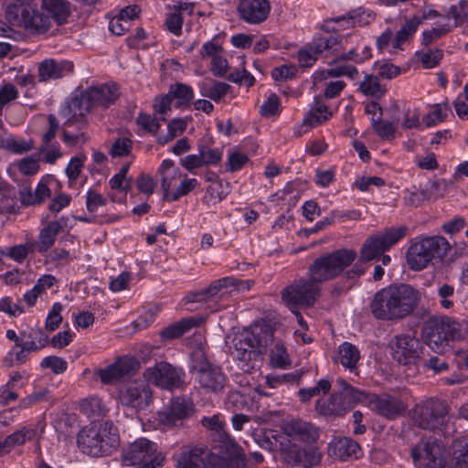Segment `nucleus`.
<instances>
[{
    "instance_id": "11",
    "label": "nucleus",
    "mask_w": 468,
    "mask_h": 468,
    "mask_svg": "<svg viewBox=\"0 0 468 468\" xmlns=\"http://www.w3.org/2000/svg\"><path fill=\"white\" fill-rule=\"evenodd\" d=\"M407 230L402 226L398 229H386L383 233L369 236L360 249V261H370L379 257L402 239Z\"/></svg>"
},
{
    "instance_id": "5",
    "label": "nucleus",
    "mask_w": 468,
    "mask_h": 468,
    "mask_svg": "<svg viewBox=\"0 0 468 468\" xmlns=\"http://www.w3.org/2000/svg\"><path fill=\"white\" fill-rule=\"evenodd\" d=\"M354 250L339 249L316 258L308 268V276L321 287L322 283L339 276L356 259Z\"/></svg>"
},
{
    "instance_id": "10",
    "label": "nucleus",
    "mask_w": 468,
    "mask_h": 468,
    "mask_svg": "<svg viewBox=\"0 0 468 468\" xmlns=\"http://www.w3.org/2000/svg\"><path fill=\"white\" fill-rule=\"evenodd\" d=\"M214 448L220 455L211 456L212 468H245L246 457L241 446L228 432H221L213 439Z\"/></svg>"
},
{
    "instance_id": "18",
    "label": "nucleus",
    "mask_w": 468,
    "mask_h": 468,
    "mask_svg": "<svg viewBox=\"0 0 468 468\" xmlns=\"http://www.w3.org/2000/svg\"><path fill=\"white\" fill-rule=\"evenodd\" d=\"M194 410V405L189 399L184 397L174 398L170 405L160 413L161 423L167 428L183 426Z\"/></svg>"
},
{
    "instance_id": "32",
    "label": "nucleus",
    "mask_w": 468,
    "mask_h": 468,
    "mask_svg": "<svg viewBox=\"0 0 468 468\" xmlns=\"http://www.w3.org/2000/svg\"><path fill=\"white\" fill-rule=\"evenodd\" d=\"M16 212V190L0 176V214L11 215Z\"/></svg>"
},
{
    "instance_id": "59",
    "label": "nucleus",
    "mask_w": 468,
    "mask_h": 468,
    "mask_svg": "<svg viewBox=\"0 0 468 468\" xmlns=\"http://www.w3.org/2000/svg\"><path fill=\"white\" fill-rule=\"evenodd\" d=\"M448 32H450V27L448 26L425 30L422 32L420 43L422 46L427 47L447 35Z\"/></svg>"
},
{
    "instance_id": "29",
    "label": "nucleus",
    "mask_w": 468,
    "mask_h": 468,
    "mask_svg": "<svg viewBox=\"0 0 468 468\" xmlns=\"http://www.w3.org/2000/svg\"><path fill=\"white\" fill-rule=\"evenodd\" d=\"M32 7L30 0H12L7 4L5 18L14 26H23Z\"/></svg>"
},
{
    "instance_id": "6",
    "label": "nucleus",
    "mask_w": 468,
    "mask_h": 468,
    "mask_svg": "<svg viewBox=\"0 0 468 468\" xmlns=\"http://www.w3.org/2000/svg\"><path fill=\"white\" fill-rule=\"evenodd\" d=\"M450 244L441 236L427 237L413 243L406 252L407 263L413 271H421L433 260L442 261Z\"/></svg>"
},
{
    "instance_id": "63",
    "label": "nucleus",
    "mask_w": 468,
    "mask_h": 468,
    "mask_svg": "<svg viewBox=\"0 0 468 468\" xmlns=\"http://www.w3.org/2000/svg\"><path fill=\"white\" fill-rule=\"evenodd\" d=\"M249 162L247 154L240 152H234L228 157L226 169L229 172H236L240 170Z\"/></svg>"
},
{
    "instance_id": "33",
    "label": "nucleus",
    "mask_w": 468,
    "mask_h": 468,
    "mask_svg": "<svg viewBox=\"0 0 468 468\" xmlns=\"http://www.w3.org/2000/svg\"><path fill=\"white\" fill-rule=\"evenodd\" d=\"M450 464L451 468H468V436L452 443Z\"/></svg>"
},
{
    "instance_id": "36",
    "label": "nucleus",
    "mask_w": 468,
    "mask_h": 468,
    "mask_svg": "<svg viewBox=\"0 0 468 468\" xmlns=\"http://www.w3.org/2000/svg\"><path fill=\"white\" fill-rule=\"evenodd\" d=\"M338 38L337 37L334 35H328V34H319L316 35L312 42L309 43V45L314 49V53L319 56H325L327 57L329 54H331L334 50H335L336 47L338 46Z\"/></svg>"
},
{
    "instance_id": "13",
    "label": "nucleus",
    "mask_w": 468,
    "mask_h": 468,
    "mask_svg": "<svg viewBox=\"0 0 468 468\" xmlns=\"http://www.w3.org/2000/svg\"><path fill=\"white\" fill-rule=\"evenodd\" d=\"M144 378L148 383L164 389L173 390L184 386L186 373L181 367L161 361L155 363L154 367H147L144 372Z\"/></svg>"
},
{
    "instance_id": "14",
    "label": "nucleus",
    "mask_w": 468,
    "mask_h": 468,
    "mask_svg": "<svg viewBox=\"0 0 468 468\" xmlns=\"http://www.w3.org/2000/svg\"><path fill=\"white\" fill-rule=\"evenodd\" d=\"M389 346L393 358L402 365L416 364L423 352L422 343L410 335L394 336Z\"/></svg>"
},
{
    "instance_id": "31",
    "label": "nucleus",
    "mask_w": 468,
    "mask_h": 468,
    "mask_svg": "<svg viewBox=\"0 0 468 468\" xmlns=\"http://www.w3.org/2000/svg\"><path fill=\"white\" fill-rule=\"evenodd\" d=\"M202 318H183L180 321L174 323L167 327L164 328L160 335L164 340H172L182 336L187 333L190 329L199 326L202 323Z\"/></svg>"
},
{
    "instance_id": "17",
    "label": "nucleus",
    "mask_w": 468,
    "mask_h": 468,
    "mask_svg": "<svg viewBox=\"0 0 468 468\" xmlns=\"http://www.w3.org/2000/svg\"><path fill=\"white\" fill-rule=\"evenodd\" d=\"M444 446L441 441L420 442L411 450L415 463L425 468H442L445 464Z\"/></svg>"
},
{
    "instance_id": "46",
    "label": "nucleus",
    "mask_w": 468,
    "mask_h": 468,
    "mask_svg": "<svg viewBox=\"0 0 468 468\" xmlns=\"http://www.w3.org/2000/svg\"><path fill=\"white\" fill-rule=\"evenodd\" d=\"M184 177L185 178L181 181L175 192H168L164 195L165 200L169 202L176 201L181 197L187 195L197 186L198 181L196 178H187L186 175H185Z\"/></svg>"
},
{
    "instance_id": "23",
    "label": "nucleus",
    "mask_w": 468,
    "mask_h": 468,
    "mask_svg": "<svg viewBox=\"0 0 468 468\" xmlns=\"http://www.w3.org/2000/svg\"><path fill=\"white\" fill-rule=\"evenodd\" d=\"M68 223L69 218L65 217L49 222L40 230L37 241H34L35 250L39 253H45L51 249L56 241L57 236L68 228Z\"/></svg>"
},
{
    "instance_id": "27",
    "label": "nucleus",
    "mask_w": 468,
    "mask_h": 468,
    "mask_svg": "<svg viewBox=\"0 0 468 468\" xmlns=\"http://www.w3.org/2000/svg\"><path fill=\"white\" fill-rule=\"evenodd\" d=\"M285 431L289 436L304 442H314L319 437L318 430L313 424L302 420L290 421Z\"/></svg>"
},
{
    "instance_id": "26",
    "label": "nucleus",
    "mask_w": 468,
    "mask_h": 468,
    "mask_svg": "<svg viewBox=\"0 0 468 468\" xmlns=\"http://www.w3.org/2000/svg\"><path fill=\"white\" fill-rule=\"evenodd\" d=\"M360 450L356 441L346 437L335 439L328 447L329 455L339 460L357 458Z\"/></svg>"
},
{
    "instance_id": "3",
    "label": "nucleus",
    "mask_w": 468,
    "mask_h": 468,
    "mask_svg": "<svg viewBox=\"0 0 468 468\" xmlns=\"http://www.w3.org/2000/svg\"><path fill=\"white\" fill-rule=\"evenodd\" d=\"M119 96V86L113 82L86 89L69 102V110L72 116L66 121V125L69 126L77 122L80 129L85 128L87 113L94 108H109L115 103Z\"/></svg>"
},
{
    "instance_id": "34",
    "label": "nucleus",
    "mask_w": 468,
    "mask_h": 468,
    "mask_svg": "<svg viewBox=\"0 0 468 468\" xmlns=\"http://www.w3.org/2000/svg\"><path fill=\"white\" fill-rule=\"evenodd\" d=\"M331 115L332 113L328 111L327 106L323 102L322 98L316 96L314 98V105L303 119V124L308 126H316L328 120Z\"/></svg>"
},
{
    "instance_id": "39",
    "label": "nucleus",
    "mask_w": 468,
    "mask_h": 468,
    "mask_svg": "<svg viewBox=\"0 0 468 468\" xmlns=\"http://www.w3.org/2000/svg\"><path fill=\"white\" fill-rule=\"evenodd\" d=\"M338 358L343 367L353 371L356 368L360 353L356 346L348 342H344L338 347Z\"/></svg>"
},
{
    "instance_id": "64",
    "label": "nucleus",
    "mask_w": 468,
    "mask_h": 468,
    "mask_svg": "<svg viewBox=\"0 0 468 468\" xmlns=\"http://www.w3.org/2000/svg\"><path fill=\"white\" fill-rule=\"evenodd\" d=\"M447 114L442 112L441 104H435L432 111L427 113L422 122L426 127H432L445 121Z\"/></svg>"
},
{
    "instance_id": "60",
    "label": "nucleus",
    "mask_w": 468,
    "mask_h": 468,
    "mask_svg": "<svg viewBox=\"0 0 468 468\" xmlns=\"http://www.w3.org/2000/svg\"><path fill=\"white\" fill-rule=\"evenodd\" d=\"M40 366L43 368H50L54 374H61L66 371L68 363L61 357L49 356L43 358Z\"/></svg>"
},
{
    "instance_id": "2",
    "label": "nucleus",
    "mask_w": 468,
    "mask_h": 468,
    "mask_svg": "<svg viewBox=\"0 0 468 468\" xmlns=\"http://www.w3.org/2000/svg\"><path fill=\"white\" fill-rule=\"evenodd\" d=\"M77 443L85 454L92 457L109 456L119 446V431L111 420H93L79 431Z\"/></svg>"
},
{
    "instance_id": "57",
    "label": "nucleus",
    "mask_w": 468,
    "mask_h": 468,
    "mask_svg": "<svg viewBox=\"0 0 468 468\" xmlns=\"http://www.w3.org/2000/svg\"><path fill=\"white\" fill-rule=\"evenodd\" d=\"M282 456L283 461L290 465H298L303 462V452L296 444H290L282 447Z\"/></svg>"
},
{
    "instance_id": "25",
    "label": "nucleus",
    "mask_w": 468,
    "mask_h": 468,
    "mask_svg": "<svg viewBox=\"0 0 468 468\" xmlns=\"http://www.w3.org/2000/svg\"><path fill=\"white\" fill-rule=\"evenodd\" d=\"M200 388L207 392L219 393L223 391L227 384V377L221 368L212 366L195 377Z\"/></svg>"
},
{
    "instance_id": "58",
    "label": "nucleus",
    "mask_w": 468,
    "mask_h": 468,
    "mask_svg": "<svg viewBox=\"0 0 468 468\" xmlns=\"http://www.w3.org/2000/svg\"><path fill=\"white\" fill-rule=\"evenodd\" d=\"M336 65L327 70V75L330 77L347 76L351 80H356L359 72L357 69L352 65L339 64L340 61H335Z\"/></svg>"
},
{
    "instance_id": "50",
    "label": "nucleus",
    "mask_w": 468,
    "mask_h": 468,
    "mask_svg": "<svg viewBox=\"0 0 468 468\" xmlns=\"http://www.w3.org/2000/svg\"><path fill=\"white\" fill-rule=\"evenodd\" d=\"M37 430L32 427L24 426L20 430L9 434V439L13 448L24 445L27 441H30L37 437Z\"/></svg>"
},
{
    "instance_id": "41",
    "label": "nucleus",
    "mask_w": 468,
    "mask_h": 468,
    "mask_svg": "<svg viewBox=\"0 0 468 468\" xmlns=\"http://www.w3.org/2000/svg\"><path fill=\"white\" fill-rule=\"evenodd\" d=\"M80 411L88 418L95 420L96 419L104 417L108 410L101 399L91 397L81 401Z\"/></svg>"
},
{
    "instance_id": "22",
    "label": "nucleus",
    "mask_w": 468,
    "mask_h": 468,
    "mask_svg": "<svg viewBox=\"0 0 468 468\" xmlns=\"http://www.w3.org/2000/svg\"><path fill=\"white\" fill-rule=\"evenodd\" d=\"M73 63L69 60H56L46 58L37 67L39 82H47L52 80L61 79L73 71Z\"/></svg>"
},
{
    "instance_id": "38",
    "label": "nucleus",
    "mask_w": 468,
    "mask_h": 468,
    "mask_svg": "<svg viewBox=\"0 0 468 468\" xmlns=\"http://www.w3.org/2000/svg\"><path fill=\"white\" fill-rule=\"evenodd\" d=\"M422 23V19H420V16H414L410 19L407 20L397 31L394 39H393V48H401V46L404 42L412 38L413 35L416 33L418 27Z\"/></svg>"
},
{
    "instance_id": "49",
    "label": "nucleus",
    "mask_w": 468,
    "mask_h": 468,
    "mask_svg": "<svg viewBox=\"0 0 468 468\" xmlns=\"http://www.w3.org/2000/svg\"><path fill=\"white\" fill-rule=\"evenodd\" d=\"M448 18L454 20V27H461L468 19V0H460L452 5L447 13Z\"/></svg>"
},
{
    "instance_id": "61",
    "label": "nucleus",
    "mask_w": 468,
    "mask_h": 468,
    "mask_svg": "<svg viewBox=\"0 0 468 468\" xmlns=\"http://www.w3.org/2000/svg\"><path fill=\"white\" fill-rule=\"evenodd\" d=\"M454 286L443 283L438 288V296L440 297V304L444 309H450L453 306L454 302L452 299L454 296Z\"/></svg>"
},
{
    "instance_id": "48",
    "label": "nucleus",
    "mask_w": 468,
    "mask_h": 468,
    "mask_svg": "<svg viewBox=\"0 0 468 468\" xmlns=\"http://www.w3.org/2000/svg\"><path fill=\"white\" fill-rule=\"evenodd\" d=\"M64 126L66 128L63 131V142L66 144L74 146L80 142L84 143L87 141V136L85 133L82 132L84 128L80 129V125L77 122L69 126L66 125L65 122Z\"/></svg>"
},
{
    "instance_id": "19",
    "label": "nucleus",
    "mask_w": 468,
    "mask_h": 468,
    "mask_svg": "<svg viewBox=\"0 0 468 468\" xmlns=\"http://www.w3.org/2000/svg\"><path fill=\"white\" fill-rule=\"evenodd\" d=\"M271 12L269 0H240L238 13L243 21L258 25L267 19Z\"/></svg>"
},
{
    "instance_id": "20",
    "label": "nucleus",
    "mask_w": 468,
    "mask_h": 468,
    "mask_svg": "<svg viewBox=\"0 0 468 468\" xmlns=\"http://www.w3.org/2000/svg\"><path fill=\"white\" fill-rule=\"evenodd\" d=\"M213 452L204 445L187 447L182 452L178 461V468H212L210 463Z\"/></svg>"
},
{
    "instance_id": "8",
    "label": "nucleus",
    "mask_w": 468,
    "mask_h": 468,
    "mask_svg": "<svg viewBox=\"0 0 468 468\" xmlns=\"http://www.w3.org/2000/svg\"><path fill=\"white\" fill-rule=\"evenodd\" d=\"M456 324L447 317L431 318L423 328L422 336L427 346L437 354L451 350V344L459 337Z\"/></svg>"
},
{
    "instance_id": "21",
    "label": "nucleus",
    "mask_w": 468,
    "mask_h": 468,
    "mask_svg": "<svg viewBox=\"0 0 468 468\" xmlns=\"http://www.w3.org/2000/svg\"><path fill=\"white\" fill-rule=\"evenodd\" d=\"M369 403L373 411L388 420H395L402 415L406 410V406L401 399L388 394L375 395L369 400Z\"/></svg>"
},
{
    "instance_id": "40",
    "label": "nucleus",
    "mask_w": 468,
    "mask_h": 468,
    "mask_svg": "<svg viewBox=\"0 0 468 468\" xmlns=\"http://www.w3.org/2000/svg\"><path fill=\"white\" fill-rule=\"evenodd\" d=\"M359 90L364 95L375 99L382 98L387 92L385 86L380 84L378 77L372 74L366 75L364 80L360 82Z\"/></svg>"
},
{
    "instance_id": "56",
    "label": "nucleus",
    "mask_w": 468,
    "mask_h": 468,
    "mask_svg": "<svg viewBox=\"0 0 468 468\" xmlns=\"http://www.w3.org/2000/svg\"><path fill=\"white\" fill-rule=\"evenodd\" d=\"M63 306L60 303H55L46 319L45 327L47 330L53 332L60 325L62 322L61 311Z\"/></svg>"
},
{
    "instance_id": "35",
    "label": "nucleus",
    "mask_w": 468,
    "mask_h": 468,
    "mask_svg": "<svg viewBox=\"0 0 468 468\" xmlns=\"http://www.w3.org/2000/svg\"><path fill=\"white\" fill-rule=\"evenodd\" d=\"M158 173L161 176V186L164 195L170 192L173 182L182 176L180 169L176 167L175 163L170 159H165L162 162Z\"/></svg>"
},
{
    "instance_id": "4",
    "label": "nucleus",
    "mask_w": 468,
    "mask_h": 468,
    "mask_svg": "<svg viewBox=\"0 0 468 468\" xmlns=\"http://www.w3.org/2000/svg\"><path fill=\"white\" fill-rule=\"evenodd\" d=\"M273 341V330L266 324H257L244 330L233 339L236 357L243 362L255 359L259 355L267 352Z\"/></svg>"
},
{
    "instance_id": "30",
    "label": "nucleus",
    "mask_w": 468,
    "mask_h": 468,
    "mask_svg": "<svg viewBox=\"0 0 468 468\" xmlns=\"http://www.w3.org/2000/svg\"><path fill=\"white\" fill-rule=\"evenodd\" d=\"M50 195V189L43 182H39L35 190L27 185L22 186L19 190V198L24 206L39 205L43 203L46 198L49 197Z\"/></svg>"
},
{
    "instance_id": "45",
    "label": "nucleus",
    "mask_w": 468,
    "mask_h": 468,
    "mask_svg": "<svg viewBox=\"0 0 468 468\" xmlns=\"http://www.w3.org/2000/svg\"><path fill=\"white\" fill-rule=\"evenodd\" d=\"M212 366L213 365L207 360L203 348L197 347L192 351L190 356V371L195 377Z\"/></svg>"
},
{
    "instance_id": "52",
    "label": "nucleus",
    "mask_w": 468,
    "mask_h": 468,
    "mask_svg": "<svg viewBox=\"0 0 468 468\" xmlns=\"http://www.w3.org/2000/svg\"><path fill=\"white\" fill-rule=\"evenodd\" d=\"M230 88V85L226 82L214 81L212 86L204 87L201 90V94L214 101H218L229 93Z\"/></svg>"
},
{
    "instance_id": "42",
    "label": "nucleus",
    "mask_w": 468,
    "mask_h": 468,
    "mask_svg": "<svg viewBox=\"0 0 468 468\" xmlns=\"http://www.w3.org/2000/svg\"><path fill=\"white\" fill-rule=\"evenodd\" d=\"M168 91L172 96L173 100H176L177 107L188 106L192 100L194 99L193 89L189 85H186L185 83L176 82L175 84H172Z\"/></svg>"
},
{
    "instance_id": "43",
    "label": "nucleus",
    "mask_w": 468,
    "mask_h": 468,
    "mask_svg": "<svg viewBox=\"0 0 468 468\" xmlns=\"http://www.w3.org/2000/svg\"><path fill=\"white\" fill-rule=\"evenodd\" d=\"M270 363L272 367L281 369H285L290 367L291 360L282 343H275L273 349L271 351Z\"/></svg>"
},
{
    "instance_id": "15",
    "label": "nucleus",
    "mask_w": 468,
    "mask_h": 468,
    "mask_svg": "<svg viewBox=\"0 0 468 468\" xmlns=\"http://www.w3.org/2000/svg\"><path fill=\"white\" fill-rule=\"evenodd\" d=\"M119 397L122 406L144 410L153 401V391L145 381L135 380L123 387Z\"/></svg>"
},
{
    "instance_id": "47",
    "label": "nucleus",
    "mask_w": 468,
    "mask_h": 468,
    "mask_svg": "<svg viewBox=\"0 0 468 468\" xmlns=\"http://www.w3.org/2000/svg\"><path fill=\"white\" fill-rule=\"evenodd\" d=\"M227 193L224 191L223 183L219 179H215L207 187L205 196L202 198L203 203L215 205L220 202Z\"/></svg>"
},
{
    "instance_id": "16",
    "label": "nucleus",
    "mask_w": 468,
    "mask_h": 468,
    "mask_svg": "<svg viewBox=\"0 0 468 468\" xmlns=\"http://www.w3.org/2000/svg\"><path fill=\"white\" fill-rule=\"evenodd\" d=\"M139 366V361L132 356H119L112 364L100 368L97 375L103 384L112 385L133 375Z\"/></svg>"
},
{
    "instance_id": "53",
    "label": "nucleus",
    "mask_w": 468,
    "mask_h": 468,
    "mask_svg": "<svg viewBox=\"0 0 468 468\" xmlns=\"http://www.w3.org/2000/svg\"><path fill=\"white\" fill-rule=\"evenodd\" d=\"M416 56L420 60L424 69H433L438 66L441 60L443 57V51L441 48H434L429 49L426 52L418 51Z\"/></svg>"
},
{
    "instance_id": "44",
    "label": "nucleus",
    "mask_w": 468,
    "mask_h": 468,
    "mask_svg": "<svg viewBox=\"0 0 468 468\" xmlns=\"http://www.w3.org/2000/svg\"><path fill=\"white\" fill-rule=\"evenodd\" d=\"M197 150L200 153L204 166L218 165L223 156V152L218 148H212L205 143L197 144Z\"/></svg>"
},
{
    "instance_id": "9",
    "label": "nucleus",
    "mask_w": 468,
    "mask_h": 468,
    "mask_svg": "<svg viewBox=\"0 0 468 468\" xmlns=\"http://www.w3.org/2000/svg\"><path fill=\"white\" fill-rule=\"evenodd\" d=\"M164 460L156 443L145 438L137 439L122 452V463L136 468H160Z\"/></svg>"
},
{
    "instance_id": "51",
    "label": "nucleus",
    "mask_w": 468,
    "mask_h": 468,
    "mask_svg": "<svg viewBox=\"0 0 468 468\" xmlns=\"http://www.w3.org/2000/svg\"><path fill=\"white\" fill-rule=\"evenodd\" d=\"M35 251L34 241H28L25 244H18L8 248L9 259L17 263H23L27 256Z\"/></svg>"
},
{
    "instance_id": "54",
    "label": "nucleus",
    "mask_w": 468,
    "mask_h": 468,
    "mask_svg": "<svg viewBox=\"0 0 468 468\" xmlns=\"http://www.w3.org/2000/svg\"><path fill=\"white\" fill-rule=\"evenodd\" d=\"M128 170L129 165H123L109 181V185L112 189L119 190L123 193V199H125L126 194L131 188L130 183L126 182Z\"/></svg>"
},
{
    "instance_id": "24",
    "label": "nucleus",
    "mask_w": 468,
    "mask_h": 468,
    "mask_svg": "<svg viewBox=\"0 0 468 468\" xmlns=\"http://www.w3.org/2000/svg\"><path fill=\"white\" fill-rule=\"evenodd\" d=\"M351 409L352 403L342 392H335L327 399H319L315 402V410L322 416H343Z\"/></svg>"
},
{
    "instance_id": "37",
    "label": "nucleus",
    "mask_w": 468,
    "mask_h": 468,
    "mask_svg": "<svg viewBox=\"0 0 468 468\" xmlns=\"http://www.w3.org/2000/svg\"><path fill=\"white\" fill-rule=\"evenodd\" d=\"M23 26L32 33L44 34L50 28V17L32 7L29 17L26 19Z\"/></svg>"
},
{
    "instance_id": "7",
    "label": "nucleus",
    "mask_w": 468,
    "mask_h": 468,
    "mask_svg": "<svg viewBox=\"0 0 468 468\" xmlns=\"http://www.w3.org/2000/svg\"><path fill=\"white\" fill-rule=\"evenodd\" d=\"M449 412L447 401L430 398L414 406L412 420L420 429L441 432L448 423Z\"/></svg>"
},
{
    "instance_id": "62",
    "label": "nucleus",
    "mask_w": 468,
    "mask_h": 468,
    "mask_svg": "<svg viewBox=\"0 0 468 468\" xmlns=\"http://www.w3.org/2000/svg\"><path fill=\"white\" fill-rule=\"evenodd\" d=\"M133 142L126 138H118L112 145L110 154L113 157H123L127 156L132 150Z\"/></svg>"
},
{
    "instance_id": "55",
    "label": "nucleus",
    "mask_w": 468,
    "mask_h": 468,
    "mask_svg": "<svg viewBox=\"0 0 468 468\" xmlns=\"http://www.w3.org/2000/svg\"><path fill=\"white\" fill-rule=\"evenodd\" d=\"M371 122L374 131L380 138L386 140H391L394 138L396 128L392 122H382L380 117L378 120L372 118Z\"/></svg>"
},
{
    "instance_id": "28",
    "label": "nucleus",
    "mask_w": 468,
    "mask_h": 468,
    "mask_svg": "<svg viewBox=\"0 0 468 468\" xmlns=\"http://www.w3.org/2000/svg\"><path fill=\"white\" fill-rule=\"evenodd\" d=\"M41 8L58 26L66 24L71 15V5L67 0H43Z\"/></svg>"
},
{
    "instance_id": "1",
    "label": "nucleus",
    "mask_w": 468,
    "mask_h": 468,
    "mask_svg": "<svg viewBox=\"0 0 468 468\" xmlns=\"http://www.w3.org/2000/svg\"><path fill=\"white\" fill-rule=\"evenodd\" d=\"M420 293L410 284L390 285L378 291L369 303L372 316L381 321H398L419 305Z\"/></svg>"
},
{
    "instance_id": "12",
    "label": "nucleus",
    "mask_w": 468,
    "mask_h": 468,
    "mask_svg": "<svg viewBox=\"0 0 468 468\" xmlns=\"http://www.w3.org/2000/svg\"><path fill=\"white\" fill-rule=\"evenodd\" d=\"M321 286L310 276L295 281L282 292V298L290 307H310L320 296Z\"/></svg>"
}]
</instances>
